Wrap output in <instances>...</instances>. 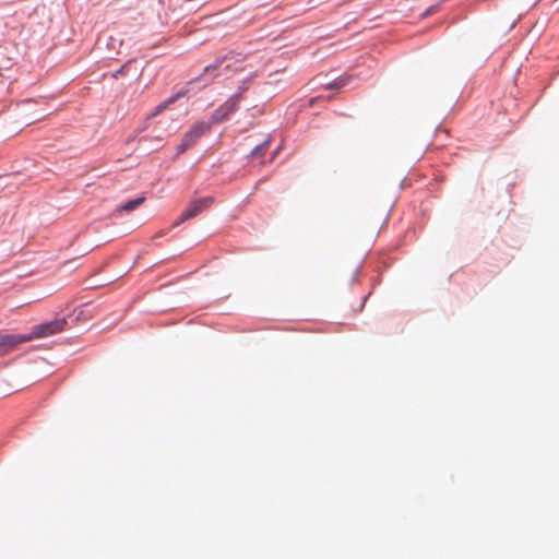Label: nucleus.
<instances>
[{"instance_id":"obj_5","label":"nucleus","mask_w":559,"mask_h":559,"mask_svg":"<svg viewBox=\"0 0 559 559\" xmlns=\"http://www.w3.org/2000/svg\"><path fill=\"white\" fill-rule=\"evenodd\" d=\"M145 197H139L136 199L130 200L124 204L120 205L116 211L117 212H131L142 205L145 202Z\"/></svg>"},{"instance_id":"obj_7","label":"nucleus","mask_w":559,"mask_h":559,"mask_svg":"<svg viewBox=\"0 0 559 559\" xmlns=\"http://www.w3.org/2000/svg\"><path fill=\"white\" fill-rule=\"evenodd\" d=\"M269 143L270 141L266 140L264 141L263 143L257 145L250 153L249 157L250 158H257V157H260V156H263L266 151L269 150Z\"/></svg>"},{"instance_id":"obj_1","label":"nucleus","mask_w":559,"mask_h":559,"mask_svg":"<svg viewBox=\"0 0 559 559\" xmlns=\"http://www.w3.org/2000/svg\"><path fill=\"white\" fill-rule=\"evenodd\" d=\"M66 325V319H57L34 326L33 331L29 334H25V336L31 337V341H33L34 338L47 337L56 333L62 332Z\"/></svg>"},{"instance_id":"obj_15","label":"nucleus","mask_w":559,"mask_h":559,"mask_svg":"<svg viewBox=\"0 0 559 559\" xmlns=\"http://www.w3.org/2000/svg\"><path fill=\"white\" fill-rule=\"evenodd\" d=\"M29 103H32L31 99L23 100V104H29Z\"/></svg>"},{"instance_id":"obj_11","label":"nucleus","mask_w":559,"mask_h":559,"mask_svg":"<svg viewBox=\"0 0 559 559\" xmlns=\"http://www.w3.org/2000/svg\"><path fill=\"white\" fill-rule=\"evenodd\" d=\"M192 147L189 142H187L183 138L181 143L177 147V154L180 155L185 153L188 148Z\"/></svg>"},{"instance_id":"obj_6","label":"nucleus","mask_w":559,"mask_h":559,"mask_svg":"<svg viewBox=\"0 0 559 559\" xmlns=\"http://www.w3.org/2000/svg\"><path fill=\"white\" fill-rule=\"evenodd\" d=\"M224 61H225V58L224 59H218L214 63L207 66L204 69V72H203V74L201 76H203V78L210 76L209 81H211L216 75L215 72L222 68Z\"/></svg>"},{"instance_id":"obj_8","label":"nucleus","mask_w":559,"mask_h":559,"mask_svg":"<svg viewBox=\"0 0 559 559\" xmlns=\"http://www.w3.org/2000/svg\"><path fill=\"white\" fill-rule=\"evenodd\" d=\"M237 97H230L228 100H226L221 107L224 110L225 114L229 117L233 112L237 109Z\"/></svg>"},{"instance_id":"obj_3","label":"nucleus","mask_w":559,"mask_h":559,"mask_svg":"<svg viewBox=\"0 0 559 559\" xmlns=\"http://www.w3.org/2000/svg\"><path fill=\"white\" fill-rule=\"evenodd\" d=\"M31 342V337L25 334H4L0 333V357L14 350L19 345Z\"/></svg>"},{"instance_id":"obj_10","label":"nucleus","mask_w":559,"mask_h":559,"mask_svg":"<svg viewBox=\"0 0 559 559\" xmlns=\"http://www.w3.org/2000/svg\"><path fill=\"white\" fill-rule=\"evenodd\" d=\"M178 96H174V97H170L169 99L160 103L154 110V112L152 114V117L160 114L163 110H165L170 104H173L176 99H177Z\"/></svg>"},{"instance_id":"obj_14","label":"nucleus","mask_w":559,"mask_h":559,"mask_svg":"<svg viewBox=\"0 0 559 559\" xmlns=\"http://www.w3.org/2000/svg\"><path fill=\"white\" fill-rule=\"evenodd\" d=\"M124 70V66L121 67L115 74H114V78H117L118 74H121Z\"/></svg>"},{"instance_id":"obj_2","label":"nucleus","mask_w":559,"mask_h":559,"mask_svg":"<svg viewBox=\"0 0 559 559\" xmlns=\"http://www.w3.org/2000/svg\"><path fill=\"white\" fill-rule=\"evenodd\" d=\"M214 202L212 197H204L199 200L191 202V204L181 213L178 221L175 222V226L182 224L183 222L195 217L204 210L209 209Z\"/></svg>"},{"instance_id":"obj_12","label":"nucleus","mask_w":559,"mask_h":559,"mask_svg":"<svg viewBox=\"0 0 559 559\" xmlns=\"http://www.w3.org/2000/svg\"><path fill=\"white\" fill-rule=\"evenodd\" d=\"M246 90H247V87H246V86H240V87H239V90H238V92H237V94H236V95H234L233 97H237V102H239V99H240V97H241L242 93H245V92H246Z\"/></svg>"},{"instance_id":"obj_9","label":"nucleus","mask_w":559,"mask_h":559,"mask_svg":"<svg viewBox=\"0 0 559 559\" xmlns=\"http://www.w3.org/2000/svg\"><path fill=\"white\" fill-rule=\"evenodd\" d=\"M227 118V114H225L222 107L219 106L217 109L214 110L213 115L211 116V121L209 123H211V126L217 124L225 121Z\"/></svg>"},{"instance_id":"obj_4","label":"nucleus","mask_w":559,"mask_h":559,"mask_svg":"<svg viewBox=\"0 0 559 559\" xmlns=\"http://www.w3.org/2000/svg\"><path fill=\"white\" fill-rule=\"evenodd\" d=\"M211 130V123L195 122L188 132L185 133L183 139L190 143L191 146Z\"/></svg>"},{"instance_id":"obj_13","label":"nucleus","mask_w":559,"mask_h":559,"mask_svg":"<svg viewBox=\"0 0 559 559\" xmlns=\"http://www.w3.org/2000/svg\"><path fill=\"white\" fill-rule=\"evenodd\" d=\"M343 85V82L342 81H335L334 83L332 84H329L328 85V88H332V87H340Z\"/></svg>"}]
</instances>
